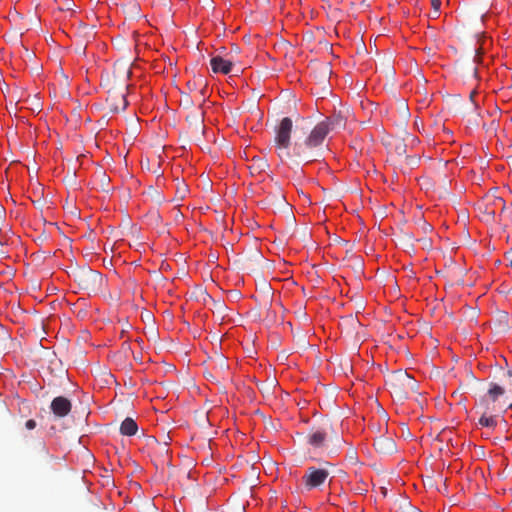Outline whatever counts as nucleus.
<instances>
[{
	"label": "nucleus",
	"mask_w": 512,
	"mask_h": 512,
	"mask_svg": "<svg viewBox=\"0 0 512 512\" xmlns=\"http://www.w3.org/2000/svg\"><path fill=\"white\" fill-rule=\"evenodd\" d=\"M508 407H509V408H512V403H511V404H509V406H508Z\"/></svg>",
	"instance_id": "27"
},
{
	"label": "nucleus",
	"mask_w": 512,
	"mask_h": 512,
	"mask_svg": "<svg viewBox=\"0 0 512 512\" xmlns=\"http://www.w3.org/2000/svg\"><path fill=\"white\" fill-rule=\"evenodd\" d=\"M328 477L327 469L310 466L306 468L301 480L306 490L310 491L323 485Z\"/></svg>",
	"instance_id": "6"
},
{
	"label": "nucleus",
	"mask_w": 512,
	"mask_h": 512,
	"mask_svg": "<svg viewBox=\"0 0 512 512\" xmlns=\"http://www.w3.org/2000/svg\"><path fill=\"white\" fill-rule=\"evenodd\" d=\"M116 80V76L113 75L112 79L107 76L104 81V85L108 88L106 104L112 113L124 111L128 105L126 100L128 84L125 82L117 84Z\"/></svg>",
	"instance_id": "3"
},
{
	"label": "nucleus",
	"mask_w": 512,
	"mask_h": 512,
	"mask_svg": "<svg viewBox=\"0 0 512 512\" xmlns=\"http://www.w3.org/2000/svg\"><path fill=\"white\" fill-rule=\"evenodd\" d=\"M386 384L390 388L391 394L398 400H404L410 394L416 393L418 390L417 381L404 371H397L389 376Z\"/></svg>",
	"instance_id": "4"
},
{
	"label": "nucleus",
	"mask_w": 512,
	"mask_h": 512,
	"mask_svg": "<svg viewBox=\"0 0 512 512\" xmlns=\"http://www.w3.org/2000/svg\"><path fill=\"white\" fill-rule=\"evenodd\" d=\"M376 451L383 455H391L396 452V443L392 437L381 435L373 443Z\"/></svg>",
	"instance_id": "8"
},
{
	"label": "nucleus",
	"mask_w": 512,
	"mask_h": 512,
	"mask_svg": "<svg viewBox=\"0 0 512 512\" xmlns=\"http://www.w3.org/2000/svg\"><path fill=\"white\" fill-rule=\"evenodd\" d=\"M184 104H185L187 107H190V106L192 105V101L189 99L188 95H185Z\"/></svg>",
	"instance_id": "23"
},
{
	"label": "nucleus",
	"mask_w": 512,
	"mask_h": 512,
	"mask_svg": "<svg viewBox=\"0 0 512 512\" xmlns=\"http://www.w3.org/2000/svg\"><path fill=\"white\" fill-rule=\"evenodd\" d=\"M507 375H508L509 377H512V368L508 370Z\"/></svg>",
	"instance_id": "25"
},
{
	"label": "nucleus",
	"mask_w": 512,
	"mask_h": 512,
	"mask_svg": "<svg viewBox=\"0 0 512 512\" xmlns=\"http://www.w3.org/2000/svg\"><path fill=\"white\" fill-rule=\"evenodd\" d=\"M186 191H187V186L185 184H183V186L181 188H178L177 193L180 194L181 199L184 198Z\"/></svg>",
	"instance_id": "21"
},
{
	"label": "nucleus",
	"mask_w": 512,
	"mask_h": 512,
	"mask_svg": "<svg viewBox=\"0 0 512 512\" xmlns=\"http://www.w3.org/2000/svg\"><path fill=\"white\" fill-rule=\"evenodd\" d=\"M293 129L292 119L284 117L274 128V146L277 155L281 160L296 157L293 144H291V133Z\"/></svg>",
	"instance_id": "2"
},
{
	"label": "nucleus",
	"mask_w": 512,
	"mask_h": 512,
	"mask_svg": "<svg viewBox=\"0 0 512 512\" xmlns=\"http://www.w3.org/2000/svg\"><path fill=\"white\" fill-rule=\"evenodd\" d=\"M344 118L340 115L327 117L319 122L304 138H297L293 145L294 155L306 163L317 160L324 151V141L330 131L343 127Z\"/></svg>",
	"instance_id": "1"
},
{
	"label": "nucleus",
	"mask_w": 512,
	"mask_h": 512,
	"mask_svg": "<svg viewBox=\"0 0 512 512\" xmlns=\"http://www.w3.org/2000/svg\"><path fill=\"white\" fill-rule=\"evenodd\" d=\"M409 137L411 138V141H412V142L418 141V140H417V138H416V137H414V136H409Z\"/></svg>",
	"instance_id": "26"
},
{
	"label": "nucleus",
	"mask_w": 512,
	"mask_h": 512,
	"mask_svg": "<svg viewBox=\"0 0 512 512\" xmlns=\"http://www.w3.org/2000/svg\"><path fill=\"white\" fill-rule=\"evenodd\" d=\"M138 431L137 423L130 417L123 420L120 426V432L125 436H134Z\"/></svg>",
	"instance_id": "11"
},
{
	"label": "nucleus",
	"mask_w": 512,
	"mask_h": 512,
	"mask_svg": "<svg viewBox=\"0 0 512 512\" xmlns=\"http://www.w3.org/2000/svg\"><path fill=\"white\" fill-rule=\"evenodd\" d=\"M431 6L433 8L432 16L433 17H437L438 13H439V10H440V6H441V1L440 0H432L431 1Z\"/></svg>",
	"instance_id": "19"
},
{
	"label": "nucleus",
	"mask_w": 512,
	"mask_h": 512,
	"mask_svg": "<svg viewBox=\"0 0 512 512\" xmlns=\"http://www.w3.org/2000/svg\"><path fill=\"white\" fill-rule=\"evenodd\" d=\"M212 369L217 373H224L226 369H228V364L223 356H219L216 361L213 362Z\"/></svg>",
	"instance_id": "15"
},
{
	"label": "nucleus",
	"mask_w": 512,
	"mask_h": 512,
	"mask_svg": "<svg viewBox=\"0 0 512 512\" xmlns=\"http://www.w3.org/2000/svg\"><path fill=\"white\" fill-rule=\"evenodd\" d=\"M210 64L214 73L228 74L232 70L233 61L231 59H224L221 56H215L211 59Z\"/></svg>",
	"instance_id": "9"
},
{
	"label": "nucleus",
	"mask_w": 512,
	"mask_h": 512,
	"mask_svg": "<svg viewBox=\"0 0 512 512\" xmlns=\"http://www.w3.org/2000/svg\"><path fill=\"white\" fill-rule=\"evenodd\" d=\"M327 438L326 432L322 430H316L308 435L307 442L309 445L319 448L322 447Z\"/></svg>",
	"instance_id": "10"
},
{
	"label": "nucleus",
	"mask_w": 512,
	"mask_h": 512,
	"mask_svg": "<svg viewBox=\"0 0 512 512\" xmlns=\"http://www.w3.org/2000/svg\"><path fill=\"white\" fill-rule=\"evenodd\" d=\"M76 280L81 289L88 293H96L101 289L103 284L102 275L92 269H83L76 275Z\"/></svg>",
	"instance_id": "5"
},
{
	"label": "nucleus",
	"mask_w": 512,
	"mask_h": 512,
	"mask_svg": "<svg viewBox=\"0 0 512 512\" xmlns=\"http://www.w3.org/2000/svg\"><path fill=\"white\" fill-rule=\"evenodd\" d=\"M498 201H499L500 203H502V212H504V211H505V202L503 201V199H502V198H498Z\"/></svg>",
	"instance_id": "24"
},
{
	"label": "nucleus",
	"mask_w": 512,
	"mask_h": 512,
	"mask_svg": "<svg viewBox=\"0 0 512 512\" xmlns=\"http://www.w3.org/2000/svg\"><path fill=\"white\" fill-rule=\"evenodd\" d=\"M496 419L494 416H487L486 413H483V415L479 419V425L483 427L493 428L496 426Z\"/></svg>",
	"instance_id": "16"
},
{
	"label": "nucleus",
	"mask_w": 512,
	"mask_h": 512,
	"mask_svg": "<svg viewBox=\"0 0 512 512\" xmlns=\"http://www.w3.org/2000/svg\"><path fill=\"white\" fill-rule=\"evenodd\" d=\"M187 120L190 121L191 124H194L195 130H203V114L202 112L198 111L197 113L191 114L187 116Z\"/></svg>",
	"instance_id": "14"
},
{
	"label": "nucleus",
	"mask_w": 512,
	"mask_h": 512,
	"mask_svg": "<svg viewBox=\"0 0 512 512\" xmlns=\"http://www.w3.org/2000/svg\"><path fill=\"white\" fill-rule=\"evenodd\" d=\"M267 163L266 161L262 160V159H258L253 165L251 168L253 169H256L258 171H263L266 167H267Z\"/></svg>",
	"instance_id": "18"
},
{
	"label": "nucleus",
	"mask_w": 512,
	"mask_h": 512,
	"mask_svg": "<svg viewBox=\"0 0 512 512\" xmlns=\"http://www.w3.org/2000/svg\"><path fill=\"white\" fill-rule=\"evenodd\" d=\"M187 85H188V88L190 91L196 90L198 88V86H200L201 87V90H200L201 95L202 96L205 95L206 82L204 81V79L202 77H197L193 81H189L187 83Z\"/></svg>",
	"instance_id": "13"
},
{
	"label": "nucleus",
	"mask_w": 512,
	"mask_h": 512,
	"mask_svg": "<svg viewBox=\"0 0 512 512\" xmlns=\"http://www.w3.org/2000/svg\"><path fill=\"white\" fill-rule=\"evenodd\" d=\"M25 427L28 429V430H33L35 427H36V422L35 420L33 419H29L26 421L25 423Z\"/></svg>",
	"instance_id": "20"
},
{
	"label": "nucleus",
	"mask_w": 512,
	"mask_h": 512,
	"mask_svg": "<svg viewBox=\"0 0 512 512\" xmlns=\"http://www.w3.org/2000/svg\"><path fill=\"white\" fill-rule=\"evenodd\" d=\"M50 408L56 417L63 418L70 413L72 404L68 398L58 396L52 400Z\"/></svg>",
	"instance_id": "7"
},
{
	"label": "nucleus",
	"mask_w": 512,
	"mask_h": 512,
	"mask_svg": "<svg viewBox=\"0 0 512 512\" xmlns=\"http://www.w3.org/2000/svg\"><path fill=\"white\" fill-rule=\"evenodd\" d=\"M318 70L322 74V76L326 79L331 74V69L329 64L321 63L318 65Z\"/></svg>",
	"instance_id": "17"
},
{
	"label": "nucleus",
	"mask_w": 512,
	"mask_h": 512,
	"mask_svg": "<svg viewBox=\"0 0 512 512\" xmlns=\"http://www.w3.org/2000/svg\"><path fill=\"white\" fill-rule=\"evenodd\" d=\"M405 147H406L405 145L397 146L396 150H397L398 154H404L406 152Z\"/></svg>",
	"instance_id": "22"
},
{
	"label": "nucleus",
	"mask_w": 512,
	"mask_h": 512,
	"mask_svg": "<svg viewBox=\"0 0 512 512\" xmlns=\"http://www.w3.org/2000/svg\"><path fill=\"white\" fill-rule=\"evenodd\" d=\"M510 266H511V268H512V260L510 261Z\"/></svg>",
	"instance_id": "28"
},
{
	"label": "nucleus",
	"mask_w": 512,
	"mask_h": 512,
	"mask_svg": "<svg viewBox=\"0 0 512 512\" xmlns=\"http://www.w3.org/2000/svg\"><path fill=\"white\" fill-rule=\"evenodd\" d=\"M504 393H505V389L496 383H491L490 387L488 389V392H487L489 398L493 402H495L498 399V397L502 396Z\"/></svg>",
	"instance_id": "12"
}]
</instances>
